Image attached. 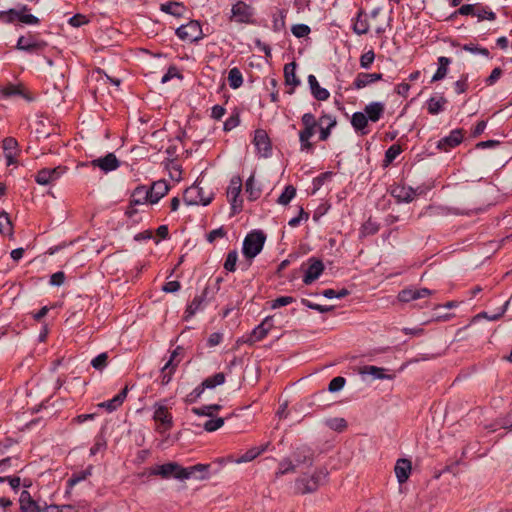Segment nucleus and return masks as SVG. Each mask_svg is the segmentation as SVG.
Wrapping results in <instances>:
<instances>
[{
	"mask_svg": "<svg viewBox=\"0 0 512 512\" xmlns=\"http://www.w3.org/2000/svg\"><path fill=\"white\" fill-rule=\"evenodd\" d=\"M208 466L204 464H197L190 467H182L175 462L156 466L152 471V475H159L162 478H175L178 480H187L195 476L196 472H205Z\"/></svg>",
	"mask_w": 512,
	"mask_h": 512,
	"instance_id": "nucleus-1",
	"label": "nucleus"
},
{
	"mask_svg": "<svg viewBox=\"0 0 512 512\" xmlns=\"http://www.w3.org/2000/svg\"><path fill=\"white\" fill-rule=\"evenodd\" d=\"M303 128L299 131L300 150L302 152L312 153L314 145L310 141L318 128V122L312 113H305L301 117Z\"/></svg>",
	"mask_w": 512,
	"mask_h": 512,
	"instance_id": "nucleus-2",
	"label": "nucleus"
},
{
	"mask_svg": "<svg viewBox=\"0 0 512 512\" xmlns=\"http://www.w3.org/2000/svg\"><path fill=\"white\" fill-rule=\"evenodd\" d=\"M153 420L156 423L155 430L160 434H165L173 427V417L168 411L167 406L162 402H156L153 405Z\"/></svg>",
	"mask_w": 512,
	"mask_h": 512,
	"instance_id": "nucleus-3",
	"label": "nucleus"
},
{
	"mask_svg": "<svg viewBox=\"0 0 512 512\" xmlns=\"http://www.w3.org/2000/svg\"><path fill=\"white\" fill-rule=\"evenodd\" d=\"M265 240L266 236L262 231H253L249 233L243 241V255L247 259H253L256 257L263 249Z\"/></svg>",
	"mask_w": 512,
	"mask_h": 512,
	"instance_id": "nucleus-4",
	"label": "nucleus"
},
{
	"mask_svg": "<svg viewBox=\"0 0 512 512\" xmlns=\"http://www.w3.org/2000/svg\"><path fill=\"white\" fill-rule=\"evenodd\" d=\"M183 198L187 205L206 206L212 201L213 193L211 191L205 192L200 183H197L185 190Z\"/></svg>",
	"mask_w": 512,
	"mask_h": 512,
	"instance_id": "nucleus-5",
	"label": "nucleus"
},
{
	"mask_svg": "<svg viewBox=\"0 0 512 512\" xmlns=\"http://www.w3.org/2000/svg\"><path fill=\"white\" fill-rule=\"evenodd\" d=\"M326 473L323 470L316 471L307 479L305 477L296 481V489L298 492L305 494L315 491L325 480Z\"/></svg>",
	"mask_w": 512,
	"mask_h": 512,
	"instance_id": "nucleus-6",
	"label": "nucleus"
},
{
	"mask_svg": "<svg viewBox=\"0 0 512 512\" xmlns=\"http://www.w3.org/2000/svg\"><path fill=\"white\" fill-rule=\"evenodd\" d=\"M176 35L183 41L195 42L202 38V29L198 21H190L176 30Z\"/></svg>",
	"mask_w": 512,
	"mask_h": 512,
	"instance_id": "nucleus-7",
	"label": "nucleus"
},
{
	"mask_svg": "<svg viewBox=\"0 0 512 512\" xmlns=\"http://www.w3.org/2000/svg\"><path fill=\"white\" fill-rule=\"evenodd\" d=\"M181 351L182 349L177 347L170 355L168 362L161 369L160 379L162 385H167L171 381L173 374L181 361V359L178 358Z\"/></svg>",
	"mask_w": 512,
	"mask_h": 512,
	"instance_id": "nucleus-8",
	"label": "nucleus"
},
{
	"mask_svg": "<svg viewBox=\"0 0 512 512\" xmlns=\"http://www.w3.org/2000/svg\"><path fill=\"white\" fill-rule=\"evenodd\" d=\"M181 351L182 349L177 347L170 355L168 362L161 369L160 379L162 385H167L171 381L173 374L181 361V359L178 358Z\"/></svg>",
	"mask_w": 512,
	"mask_h": 512,
	"instance_id": "nucleus-9",
	"label": "nucleus"
},
{
	"mask_svg": "<svg viewBox=\"0 0 512 512\" xmlns=\"http://www.w3.org/2000/svg\"><path fill=\"white\" fill-rule=\"evenodd\" d=\"M458 13L461 15H472L478 18L479 21L490 20L493 21L496 15L493 11L486 7L476 6L474 4H465L458 9Z\"/></svg>",
	"mask_w": 512,
	"mask_h": 512,
	"instance_id": "nucleus-10",
	"label": "nucleus"
},
{
	"mask_svg": "<svg viewBox=\"0 0 512 512\" xmlns=\"http://www.w3.org/2000/svg\"><path fill=\"white\" fill-rule=\"evenodd\" d=\"M66 172V167L43 168L35 176L39 185H48L58 180Z\"/></svg>",
	"mask_w": 512,
	"mask_h": 512,
	"instance_id": "nucleus-11",
	"label": "nucleus"
},
{
	"mask_svg": "<svg viewBox=\"0 0 512 512\" xmlns=\"http://www.w3.org/2000/svg\"><path fill=\"white\" fill-rule=\"evenodd\" d=\"M253 17L252 8L243 1L232 6L231 19L238 23H250Z\"/></svg>",
	"mask_w": 512,
	"mask_h": 512,
	"instance_id": "nucleus-12",
	"label": "nucleus"
},
{
	"mask_svg": "<svg viewBox=\"0 0 512 512\" xmlns=\"http://www.w3.org/2000/svg\"><path fill=\"white\" fill-rule=\"evenodd\" d=\"M273 327V316L265 317L263 321L252 330L247 341L250 344H253L263 340L268 335V333L273 329Z\"/></svg>",
	"mask_w": 512,
	"mask_h": 512,
	"instance_id": "nucleus-13",
	"label": "nucleus"
},
{
	"mask_svg": "<svg viewBox=\"0 0 512 512\" xmlns=\"http://www.w3.org/2000/svg\"><path fill=\"white\" fill-rule=\"evenodd\" d=\"M83 166H92L100 168L103 172L108 173L116 170L119 167V161L113 153H109L104 157L94 159L88 163H83Z\"/></svg>",
	"mask_w": 512,
	"mask_h": 512,
	"instance_id": "nucleus-14",
	"label": "nucleus"
},
{
	"mask_svg": "<svg viewBox=\"0 0 512 512\" xmlns=\"http://www.w3.org/2000/svg\"><path fill=\"white\" fill-rule=\"evenodd\" d=\"M463 139V132L461 129H454L450 132V134L442 139H440L437 143V148L444 152H448L450 149L458 146Z\"/></svg>",
	"mask_w": 512,
	"mask_h": 512,
	"instance_id": "nucleus-15",
	"label": "nucleus"
},
{
	"mask_svg": "<svg viewBox=\"0 0 512 512\" xmlns=\"http://www.w3.org/2000/svg\"><path fill=\"white\" fill-rule=\"evenodd\" d=\"M431 294H432V291L427 289V288H419V289H416V288H406V289L401 290L398 293L397 298H398V300L400 302L407 303V302H410V301H414V300H418V299H422V298L428 297Z\"/></svg>",
	"mask_w": 512,
	"mask_h": 512,
	"instance_id": "nucleus-16",
	"label": "nucleus"
},
{
	"mask_svg": "<svg viewBox=\"0 0 512 512\" xmlns=\"http://www.w3.org/2000/svg\"><path fill=\"white\" fill-rule=\"evenodd\" d=\"M270 446V442H267L265 444H262L260 446H254L250 449H248L243 455H241L238 458L229 457L228 460L230 462H233L235 464H242L251 462L255 458H257L259 455L264 453Z\"/></svg>",
	"mask_w": 512,
	"mask_h": 512,
	"instance_id": "nucleus-17",
	"label": "nucleus"
},
{
	"mask_svg": "<svg viewBox=\"0 0 512 512\" xmlns=\"http://www.w3.org/2000/svg\"><path fill=\"white\" fill-rule=\"evenodd\" d=\"M422 192L423 191L420 188L414 189L412 187L397 186V187L393 188L392 195L399 202L409 203L412 200H414L416 196L422 194Z\"/></svg>",
	"mask_w": 512,
	"mask_h": 512,
	"instance_id": "nucleus-18",
	"label": "nucleus"
},
{
	"mask_svg": "<svg viewBox=\"0 0 512 512\" xmlns=\"http://www.w3.org/2000/svg\"><path fill=\"white\" fill-rule=\"evenodd\" d=\"M254 145L262 157H267L271 152V145L267 133L258 129L254 134Z\"/></svg>",
	"mask_w": 512,
	"mask_h": 512,
	"instance_id": "nucleus-19",
	"label": "nucleus"
},
{
	"mask_svg": "<svg viewBox=\"0 0 512 512\" xmlns=\"http://www.w3.org/2000/svg\"><path fill=\"white\" fill-rule=\"evenodd\" d=\"M45 45V42L37 40L32 35H27L19 37L16 48L22 51L34 52L43 48Z\"/></svg>",
	"mask_w": 512,
	"mask_h": 512,
	"instance_id": "nucleus-20",
	"label": "nucleus"
},
{
	"mask_svg": "<svg viewBox=\"0 0 512 512\" xmlns=\"http://www.w3.org/2000/svg\"><path fill=\"white\" fill-rule=\"evenodd\" d=\"M309 263L310 265L303 278V282L306 285H309L318 279L324 270V265L320 260L311 258Z\"/></svg>",
	"mask_w": 512,
	"mask_h": 512,
	"instance_id": "nucleus-21",
	"label": "nucleus"
},
{
	"mask_svg": "<svg viewBox=\"0 0 512 512\" xmlns=\"http://www.w3.org/2000/svg\"><path fill=\"white\" fill-rule=\"evenodd\" d=\"M209 287H205L200 295H196L186 309L188 317L195 315L202 310L208 303Z\"/></svg>",
	"mask_w": 512,
	"mask_h": 512,
	"instance_id": "nucleus-22",
	"label": "nucleus"
},
{
	"mask_svg": "<svg viewBox=\"0 0 512 512\" xmlns=\"http://www.w3.org/2000/svg\"><path fill=\"white\" fill-rule=\"evenodd\" d=\"M148 189L151 197V204H155L167 194L169 186L165 180H158L155 181Z\"/></svg>",
	"mask_w": 512,
	"mask_h": 512,
	"instance_id": "nucleus-23",
	"label": "nucleus"
},
{
	"mask_svg": "<svg viewBox=\"0 0 512 512\" xmlns=\"http://www.w3.org/2000/svg\"><path fill=\"white\" fill-rule=\"evenodd\" d=\"M411 469V462L407 459H399L396 462L394 471L397 480L400 484H403L408 480L411 473Z\"/></svg>",
	"mask_w": 512,
	"mask_h": 512,
	"instance_id": "nucleus-24",
	"label": "nucleus"
},
{
	"mask_svg": "<svg viewBox=\"0 0 512 512\" xmlns=\"http://www.w3.org/2000/svg\"><path fill=\"white\" fill-rule=\"evenodd\" d=\"M308 84L313 97L319 101H325L330 97V93L327 89L322 88L316 77L312 74L308 76Z\"/></svg>",
	"mask_w": 512,
	"mask_h": 512,
	"instance_id": "nucleus-25",
	"label": "nucleus"
},
{
	"mask_svg": "<svg viewBox=\"0 0 512 512\" xmlns=\"http://www.w3.org/2000/svg\"><path fill=\"white\" fill-rule=\"evenodd\" d=\"M382 79L381 73H359L354 80V87L356 89H362L369 84Z\"/></svg>",
	"mask_w": 512,
	"mask_h": 512,
	"instance_id": "nucleus-26",
	"label": "nucleus"
},
{
	"mask_svg": "<svg viewBox=\"0 0 512 512\" xmlns=\"http://www.w3.org/2000/svg\"><path fill=\"white\" fill-rule=\"evenodd\" d=\"M128 393V387H124L116 396L112 399L98 404L99 407L105 408L107 411L112 412L122 405Z\"/></svg>",
	"mask_w": 512,
	"mask_h": 512,
	"instance_id": "nucleus-27",
	"label": "nucleus"
},
{
	"mask_svg": "<svg viewBox=\"0 0 512 512\" xmlns=\"http://www.w3.org/2000/svg\"><path fill=\"white\" fill-rule=\"evenodd\" d=\"M384 104L381 102H372L365 107V115L368 120L377 122L384 113Z\"/></svg>",
	"mask_w": 512,
	"mask_h": 512,
	"instance_id": "nucleus-28",
	"label": "nucleus"
},
{
	"mask_svg": "<svg viewBox=\"0 0 512 512\" xmlns=\"http://www.w3.org/2000/svg\"><path fill=\"white\" fill-rule=\"evenodd\" d=\"M384 368H380L373 365L364 366L360 369L359 373L361 375H371L374 379H393V375H389L385 373Z\"/></svg>",
	"mask_w": 512,
	"mask_h": 512,
	"instance_id": "nucleus-29",
	"label": "nucleus"
},
{
	"mask_svg": "<svg viewBox=\"0 0 512 512\" xmlns=\"http://www.w3.org/2000/svg\"><path fill=\"white\" fill-rule=\"evenodd\" d=\"M132 204L136 205H144L147 203L151 204V197L149 194V189L146 186L137 187L132 195Z\"/></svg>",
	"mask_w": 512,
	"mask_h": 512,
	"instance_id": "nucleus-30",
	"label": "nucleus"
},
{
	"mask_svg": "<svg viewBox=\"0 0 512 512\" xmlns=\"http://www.w3.org/2000/svg\"><path fill=\"white\" fill-rule=\"evenodd\" d=\"M19 501L22 512H40L39 506L31 499L28 491H22Z\"/></svg>",
	"mask_w": 512,
	"mask_h": 512,
	"instance_id": "nucleus-31",
	"label": "nucleus"
},
{
	"mask_svg": "<svg viewBox=\"0 0 512 512\" xmlns=\"http://www.w3.org/2000/svg\"><path fill=\"white\" fill-rule=\"evenodd\" d=\"M369 27L366 16L360 11L353 22V31L358 35H364L369 31Z\"/></svg>",
	"mask_w": 512,
	"mask_h": 512,
	"instance_id": "nucleus-32",
	"label": "nucleus"
},
{
	"mask_svg": "<svg viewBox=\"0 0 512 512\" xmlns=\"http://www.w3.org/2000/svg\"><path fill=\"white\" fill-rule=\"evenodd\" d=\"M295 462H296V464H294V462L291 459L284 458L279 463L278 470L275 473L276 477H280V476L285 475L287 473L294 472L296 466L299 465L300 463H302V460H300L299 458H296Z\"/></svg>",
	"mask_w": 512,
	"mask_h": 512,
	"instance_id": "nucleus-33",
	"label": "nucleus"
},
{
	"mask_svg": "<svg viewBox=\"0 0 512 512\" xmlns=\"http://www.w3.org/2000/svg\"><path fill=\"white\" fill-rule=\"evenodd\" d=\"M451 60L448 57L441 56L438 58V69L432 77V82L440 81L444 79L448 72V66Z\"/></svg>",
	"mask_w": 512,
	"mask_h": 512,
	"instance_id": "nucleus-34",
	"label": "nucleus"
},
{
	"mask_svg": "<svg viewBox=\"0 0 512 512\" xmlns=\"http://www.w3.org/2000/svg\"><path fill=\"white\" fill-rule=\"evenodd\" d=\"M446 103L447 100L443 96L431 97L427 101L428 112L432 115H437L444 109Z\"/></svg>",
	"mask_w": 512,
	"mask_h": 512,
	"instance_id": "nucleus-35",
	"label": "nucleus"
},
{
	"mask_svg": "<svg viewBox=\"0 0 512 512\" xmlns=\"http://www.w3.org/2000/svg\"><path fill=\"white\" fill-rule=\"evenodd\" d=\"M351 124L356 131H360L363 135L367 133L365 128L368 124L367 116L362 112H355L351 118Z\"/></svg>",
	"mask_w": 512,
	"mask_h": 512,
	"instance_id": "nucleus-36",
	"label": "nucleus"
},
{
	"mask_svg": "<svg viewBox=\"0 0 512 512\" xmlns=\"http://www.w3.org/2000/svg\"><path fill=\"white\" fill-rule=\"evenodd\" d=\"M221 409L218 404L205 405L202 407L192 408V412L198 416H207L210 418L215 417L216 413Z\"/></svg>",
	"mask_w": 512,
	"mask_h": 512,
	"instance_id": "nucleus-37",
	"label": "nucleus"
},
{
	"mask_svg": "<svg viewBox=\"0 0 512 512\" xmlns=\"http://www.w3.org/2000/svg\"><path fill=\"white\" fill-rule=\"evenodd\" d=\"M245 190L250 200H256L261 195V189L256 185L254 175H251L245 184Z\"/></svg>",
	"mask_w": 512,
	"mask_h": 512,
	"instance_id": "nucleus-38",
	"label": "nucleus"
},
{
	"mask_svg": "<svg viewBox=\"0 0 512 512\" xmlns=\"http://www.w3.org/2000/svg\"><path fill=\"white\" fill-rule=\"evenodd\" d=\"M296 65L295 63L286 64L284 67V75L286 84L291 86H297L300 84L299 79L296 77Z\"/></svg>",
	"mask_w": 512,
	"mask_h": 512,
	"instance_id": "nucleus-39",
	"label": "nucleus"
},
{
	"mask_svg": "<svg viewBox=\"0 0 512 512\" xmlns=\"http://www.w3.org/2000/svg\"><path fill=\"white\" fill-rule=\"evenodd\" d=\"M228 82L232 89H237L243 84L242 73L237 67L229 70Z\"/></svg>",
	"mask_w": 512,
	"mask_h": 512,
	"instance_id": "nucleus-40",
	"label": "nucleus"
},
{
	"mask_svg": "<svg viewBox=\"0 0 512 512\" xmlns=\"http://www.w3.org/2000/svg\"><path fill=\"white\" fill-rule=\"evenodd\" d=\"M29 8L27 6H23L19 9V21L26 25H37L39 23V19L28 13Z\"/></svg>",
	"mask_w": 512,
	"mask_h": 512,
	"instance_id": "nucleus-41",
	"label": "nucleus"
},
{
	"mask_svg": "<svg viewBox=\"0 0 512 512\" xmlns=\"http://www.w3.org/2000/svg\"><path fill=\"white\" fill-rule=\"evenodd\" d=\"M242 188V181L240 177H233L230 180L228 189H227V198H235L239 197Z\"/></svg>",
	"mask_w": 512,
	"mask_h": 512,
	"instance_id": "nucleus-42",
	"label": "nucleus"
},
{
	"mask_svg": "<svg viewBox=\"0 0 512 512\" xmlns=\"http://www.w3.org/2000/svg\"><path fill=\"white\" fill-rule=\"evenodd\" d=\"M225 382V375L222 372L206 378L202 383L206 389H213Z\"/></svg>",
	"mask_w": 512,
	"mask_h": 512,
	"instance_id": "nucleus-43",
	"label": "nucleus"
},
{
	"mask_svg": "<svg viewBox=\"0 0 512 512\" xmlns=\"http://www.w3.org/2000/svg\"><path fill=\"white\" fill-rule=\"evenodd\" d=\"M0 92L4 97L22 96V97L30 100V98H28L26 96V94L24 93V91L20 85L10 84L6 87H3Z\"/></svg>",
	"mask_w": 512,
	"mask_h": 512,
	"instance_id": "nucleus-44",
	"label": "nucleus"
},
{
	"mask_svg": "<svg viewBox=\"0 0 512 512\" xmlns=\"http://www.w3.org/2000/svg\"><path fill=\"white\" fill-rule=\"evenodd\" d=\"M296 195V189L292 185H288L285 187L284 191L281 193V195L277 199V203L281 205H287L291 202V200Z\"/></svg>",
	"mask_w": 512,
	"mask_h": 512,
	"instance_id": "nucleus-45",
	"label": "nucleus"
},
{
	"mask_svg": "<svg viewBox=\"0 0 512 512\" xmlns=\"http://www.w3.org/2000/svg\"><path fill=\"white\" fill-rule=\"evenodd\" d=\"M91 469V467H88L86 470L74 473L67 481L68 486L72 488L79 482L85 480L88 476L91 475Z\"/></svg>",
	"mask_w": 512,
	"mask_h": 512,
	"instance_id": "nucleus-46",
	"label": "nucleus"
},
{
	"mask_svg": "<svg viewBox=\"0 0 512 512\" xmlns=\"http://www.w3.org/2000/svg\"><path fill=\"white\" fill-rule=\"evenodd\" d=\"M224 422H225L224 418L213 417L204 423L203 428L207 432H214V431L218 430L219 428H221L224 425Z\"/></svg>",
	"mask_w": 512,
	"mask_h": 512,
	"instance_id": "nucleus-47",
	"label": "nucleus"
},
{
	"mask_svg": "<svg viewBox=\"0 0 512 512\" xmlns=\"http://www.w3.org/2000/svg\"><path fill=\"white\" fill-rule=\"evenodd\" d=\"M161 10L168 14L179 16L182 14L183 6L178 2H168L161 6Z\"/></svg>",
	"mask_w": 512,
	"mask_h": 512,
	"instance_id": "nucleus-48",
	"label": "nucleus"
},
{
	"mask_svg": "<svg viewBox=\"0 0 512 512\" xmlns=\"http://www.w3.org/2000/svg\"><path fill=\"white\" fill-rule=\"evenodd\" d=\"M0 233L8 235L12 233V224L6 212L0 213Z\"/></svg>",
	"mask_w": 512,
	"mask_h": 512,
	"instance_id": "nucleus-49",
	"label": "nucleus"
},
{
	"mask_svg": "<svg viewBox=\"0 0 512 512\" xmlns=\"http://www.w3.org/2000/svg\"><path fill=\"white\" fill-rule=\"evenodd\" d=\"M19 9H9L7 11H0V20L5 23H12L19 19Z\"/></svg>",
	"mask_w": 512,
	"mask_h": 512,
	"instance_id": "nucleus-50",
	"label": "nucleus"
},
{
	"mask_svg": "<svg viewBox=\"0 0 512 512\" xmlns=\"http://www.w3.org/2000/svg\"><path fill=\"white\" fill-rule=\"evenodd\" d=\"M238 259L237 251H230L226 257L224 268L229 272H234L236 269V263Z\"/></svg>",
	"mask_w": 512,
	"mask_h": 512,
	"instance_id": "nucleus-51",
	"label": "nucleus"
},
{
	"mask_svg": "<svg viewBox=\"0 0 512 512\" xmlns=\"http://www.w3.org/2000/svg\"><path fill=\"white\" fill-rule=\"evenodd\" d=\"M310 27L306 24H295L291 28L292 34L297 38H303L310 34Z\"/></svg>",
	"mask_w": 512,
	"mask_h": 512,
	"instance_id": "nucleus-52",
	"label": "nucleus"
},
{
	"mask_svg": "<svg viewBox=\"0 0 512 512\" xmlns=\"http://www.w3.org/2000/svg\"><path fill=\"white\" fill-rule=\"evenodd\" d=\"M401 153V147L399 145H392L390 146L386 153H385V163L386 165L390 164L392 161H394L399 154Z\"/></svg>",
	"mask_w": 512,
	"mask_h": 512,
	"instance_id": "nucleus-53",
	"label": "nucleus"
},
{
	"mask_svg": "<svg viewBox=\"0 0 512 512\" xmlns=\"http://www.w3.org/2000/svg\"><path fill=\"white\" fill-rule=\"evenodd\" d=\"M326 425L335 431H342L347 427V422L343 418H331L326 420Z\"/></svg>",
	"mask_w": 512,
	"mask_h": 512,
	"instance_id": "nucleus-54",
	"label": "nucleus"
},
{
	"mask_svg": "<svg viewBox=\"0 0 512 512\" xmlns=\"http://www.w3.org/2000/svg\"><path fill=\"white\" fill-rule=\"evenodd\" d=\"M375 60V53L372 50L367 51L360 57V66L363 69H368Z\"/></svg>",
	"mask_w": 512,
	"mask_h": 512,
	"instance_id": "nucleus-55",
	"label": "nucleus"
},
{
	"mask_svg": "<svg viewBox=\"0 0 512 512\" xmlns=\"http://www.w3.org/2000/svg\"><path fill=\"white\" fill-rule=\"evenodd\" d=\"M379 229V226L377 223L371 221V220H368L367 222H365L361 228V235L362 236H367V235H373L375 234Z\"/></svg>",
	"mask_w": 512,
	"mask_h": 512,
	"instance_id": "nucleus-56",
	"label": "nucleus"
},
{
	"mask_svg": "<svg viewBox=\"0 0 512 512\" xmlns=\"http://www.w3.org/2000/svg\"><path fill=\"white\" fill-rule=\"evenodd\" d=\"M294 301H295V299L291 296H281L271 302V308L277 309V308H280L283 306H287V305L293 303Z\"/></svg>",
	"mask_w": 512,
	"mask_h": 512,
	"instance_id": "nucleus-57",
	"label": "nucleus"
},
{
	"mask_svg": "<svg viewBox=\"0 0 512 512\" xmlns=\"http://www.w3.org/2000/svg\"><path fill=\"white\" fill-rule=\"evenodd\" d=\"M345 382H346L345 378H343L341 376L335 377L330 381L328 390L330 392H338L344 387Z\"/></svg>",
	"mask_w": 512,
	"mask_h": 512,
	"instance_id": "nucleus-58",
	"label": "nucleus"
},
{
	"mask_svg": "<svg viewBox=\"0 0 512 512\" xmlns=\"http://www.w3.org/2000/svg\"><path fill=\"white\" fill-rule=\"evenodd\" d=\"M508 304H509V301H506L505 304L500 308V311L496 314L490 315L486 312H482V313L478 314L476 316V318H486L490 321H495V320L499 319L505 313Z\"/></svg>",
	"mask_w": 512,
	"mask_h": 512,
	"instance_id": "nucleus-59",
	"label": "nucleus"
},
{
	"mask_svg": "<svg viewBox=\"0 0 512 512\" xmlns=\"http://www.w3.org/2000/svg\"><path fill=\"white\" fill-rule=\"evenodd\" d=\"M107 358L108 356L106 353H101L92 359L91 365L97 370H102L107 364Z\"/></svg>",
	"mask_w": 512,
	"mask_h": 512,
	"instance_id": "nucleus-60",
	"label": "nucleus"
},
{
	"mask_svg": "<svg viewBox=\"0 0 512 512\" xmlns=\"http://www.w3.org/2000/svg\"><path fill=\"white\" fill-rule=\"evenodd\" d=\"M323 296L328 299L332 298H343L348 295V291L346 289H342L340 291H335L333 289H326L323 291Z\"/></svg>",
	"mask_w": 512,
	"mask_h": 512,
	"instance_id": "nucleus-61",
	"label": "nucleus"
},
{
	"mask_svg": "<svg viewBox=\"0 0 512 512\" xmlns=\"http://www.w3.org/2000/svg\"><path fill=\"white\" fill-rule=\"evenodd\" d=\"M463 49L465 51H468V52L473 53V54H481V55H483L485 57L489 56V51L486 48L478 47V46H475V45H472V44L464 45Z\"/></svg>",
	"mask_w": 512,
	"mask_h": 512,
	"instance_id": "nucleus-62",
	"label": "nucleus"
},
{
	"mask_svg": "<svg viewBox=\"0 0 512 512\" xmlns=\"http://www.w3.org/2000/svg\"><path fill=\"white\" fill-rule=\"evenodd\" d=\"M318 122V126H329V127H335L336 126V118L332 115L324 114L322 115Z\"/></svg>",
	"mask_w": 512,
	"mask_h": 512,
	"instance_id": "nucleus-63",
	"label": "nucleus"
},
{
	"mask_svg": "<svg viewBox=\"0 0 512 512\" xmlns=\"http://www.w3.org/2000/svg\"><path fill=\"white\" fill-rule=\"evenodd\" d=\"M46 512H77V510L71 505H51L47 507Z\"/></svg>",
	"mask_w": 512,
	"mask_h": 512,
	"instance_id": "nucleus-64",
	"label": "nucleus"
}]
</instances>
